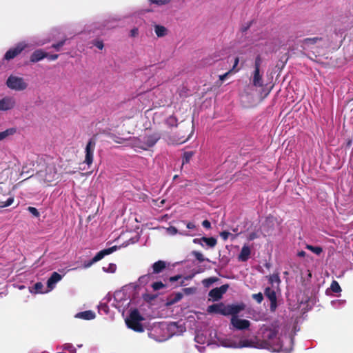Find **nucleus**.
I'll return each mask as SVG.
<instances>
[{"instance_id": "obj_1", "label": "nucleus", "mask_w": 353, "mask_h": 353, "mask_svg": "<svg viewBox=\"0 0 353 353\" xmlns=\"http://www.w3.org/2000/svg\"><path fill=\"white\" fill-rule=\"evenodd\" d=\"M219 345L229 348H265L272 352L288 353L292 350L293 339L278 325H272L262 330V340L256 338L247 339L242 337H218Z\"/></svg>"}, {"instance_id": "obj_2", "label": "nucleus", "mask_w": 353, "mask_h": 353, "mask_svg": "<svg viewBox=\"0 0 353 353\" xmlns=\"http://www.w3.org/2000/svg\"><path fill=\"white\" fill-rule=\"evenodd\" d=\"M167 327L168 323H166L154 324L148 332V336L157 342H163L169 339Z\"/></svg>"}, {"instance_id": "obj_3", "label": "nucleus", "mask_w": 353, "mask_h": 353, "mask_svg": "<svg viewBox=\"0 0 353 353\" xmlns=\"http://www.w3.org/2000/svg\"><path fill=\"white\" fill-rule=\"evenodd\" d=\"M46 41H38L32 43L28 42H21L19 43L15 47L10 48L9 50L6 52L4 55V59L9 61L10 59H14L19 54H20L23 50H31L35 46H42L45 44Z\"/></svg>"}, {"instance_id": "obj_4", "label": "nucleus", "mask_w": 353, "mask_h": 353, "mask_svg": "<svg viewBox=\"0 0 353 353\" xmlns=\"http://www.w3.org/2000/svg\"><path fill=\"white\" fill-rule=\"evenodd\" d=\"M130 303V295L126 290H122L114 292L113 303H112L116 308L123 312L128 307Z\"/></svg>"}, {"instance_id": "obj_5", "label": "nucleus", "mask_w": 353, "mask_h": 353, "mask_svg": "<svg viewBox=\"0 0 353 353\" xmlns=\"http://www.w3.org/2000/svg\"><path fill=\"white\" fill-rule=\"evenodd\" d=\"M7 87L14 91H23L27 89L28 83L21 77L17 75H10L6 80Z\"/></svg>"}, {"instance_id": "obj_6", "label": "nucleus", "mask_w": 353, "mask_h": 353, "mask_svg": "<svg viewBox=\"0 0 353 353\" xmlns=\"http://www.w3.org/2000/svg\"><path fill=\"white\" fill-rule=\"evenodd\" d=\"M142 320L143 318L139 311L134 310L131 311L129 318L126 320V324L129 328L138 332H143V327L141 323Z\"/></svg>"}, {"instance_id": "obj_7", "label": "nucleus", "mask_w": 353, "mask_h": 353, "mask_svg": "<svg viewBox=\"0 0 353 353\" xmlns=\"http://www.w3.org/2000/svg\"><path fill=\"white\" fill-rule=\"evenodd\" d=\"M38 177L44 183H49L55 181L57 176V169L54 165H49L45 171H40L37 174Z\"/></svg>"}, {"instance_id": "obj_8", "label": "nucleus", "mask_w": 353, "mask_h": 353, "mask_svg": "<svg viewBox=\"0 0 353 353\" xmlns=\"http://www.w3.org/2000/svg\"><path fill=\"white\" fill-rule=\"evenodd\" d=\"M118 249L117 246H112L111 248L104 249L100 252H99L92 259V261L84 263L83 268H90L93 263L101 260L105 256L112 254L113 252L116 251Z\"/></svg>"}, {"instance_id": "obj_9", "label": "nucleus", "mask_w": 353, "mask_h": 353, "mask_svg": "<svg viewBox=\"0 0 353 353\" xmlns=\"http://www.w3.org/2000/svg\"><path fill=\"white\" fill-rule=\"evenodd\" d=\"M16 106V99L11 96L0 99V112L11 110Z\"/></svg>"}, {"instance_id": "obj_10", "label": "nucleus", "mask_w": 353, "mask_h": 353, "mask_svg": "<svg viewBox=\"0 0 353 353\" xmlns=\"http://www.w3.org/2000/svg\"><path fill=\"white\" fill-rule=\"evenodd\" d=\"M168 332L169 339L174 335H179L185 331V327L182 323L179 322H172L168 323Z\"/></svg>"}, {"instance_id": "obj_11", "label": "nucleus", "mask_w": 353, "mask_h": 353, "mask_svg": "<svg viewBox=\"0 0 353 353\" xmlns=\"http://www.w3.org/2000/svg\"><path fill=\"white\" fill-rule=\"evenodd\" d=\"M263 73V72L261 71V69L253 70L250 77V81L253 86L256 88H262L264 86Z\"/></svg>"}, {"instance_id": "obj_12", "label": "nucleus", "mask_w": 353, "mask_h": 353, "mask_svg": "<svg viewBox=\"0 0 353 353\" xmlns=\"http://www.w3.org/2000/svg\"><path fill=\"white\" fill-rule=\"evenodd\" d=\"M245 305L243 303L226 305L227 316H238L237 314L244 310Z\"/></svg>"}, {"instance_id": "obj_13", "label": "nucleus", "mask_w": 353, "mask_h": 353, "mask_svg": "<svg viewBox=\"0 0 353 353\" xmlns=\"http://www.w3.org/2000/svg\"><path fill=\"white\" fill-rule=\"evenodd\" d=\"M229 286L228 285H223L219 288L212 289L209 292V296H210L213 301H219L223 296V295L227 292Z\"/></svg>"}, {"instance_id": "obj_14", "label": "nucleus", "mask_w": 353, "mask_h": 353, "mask_svg": "<svg viewBox=\"0 0 353 353\" xmlns=\"http://www.w3.org/2000/svg\"><path fill=\"white\" fill-rule=\"evenodd\" d=\"M231 325L236 330H245L250 327V323L245 319H241L239 316H232Z\"/></svg>"}, {"instance_id": "obj_15", "label": "nucleus", "mask_w": 353, "mask_h": 353, "mask_svg": "<svg viewBox=\"0 0 353 353\" xmlns=\"http://www.w3.org/2000/svg\"><path fill=\"white\" fill-rule=\"evenodd\" d=\"M207 312L210 314L215 313L227 316L226 305L223 303L212 304L208 307Z\"/></svg>"}, {"instance_id": "obj_16", "label": "nucleus", "mask_w": 353, "mask_h": 353, "mask_svg": "<svg viewBox=\"0 0 353 353\" xmlns=\"http://www.w3.org/2000/svg\"><path fill=\"white\" fill-rule=\"evenodd\" d=\"M95 148V142L92 140H90L85 147V163L88 165H90L93 161V154Z\"/></svg>"}, {"instance_id": "obj_17", "label": "nucleus", "mask_w": 353, "mask_h": 353, "mask_svg": "<svg viewBox=\"0 0 353 353\" xmlns=\"http://www.w3.org/2000/svg\"><path fill=\"white\" fill-rule=\"evenodd\" d=\"M62 279V275L57 272H54L47 281V292L52 291L55 288L57 283L61 281Z\"/></svg>"}, {"instance_id": "obj_18", "label": "nucleus", "mask_w": 353, "mask_h": 353, "mask_svg": "<svg viewBox=\"0 0 353 353\" xmlns=\"http://www.w3.org/2000/svg\"><path fill=\"white\" fill-rule=\"evenodd\" d=\"M144 139L145 140L143 141H144L143 145H133V148L134 149L135 151L139 152L141 150H145L148 148L153 146L157 141V138H153V137H150L144 138Z\"/></svg>"}, {"instance_id": "obj_19", "label": "nucleus", "mask_w": 353, "mask_h": 353, "mask_svg": "<svg viewBox=\"0 0 353 353\" xmlns=\"http://www.w3.org/2000/svg\"><path fill=\"white\" fill-rule=\"evenodd\" d=\"M265 295L271 302V310H274L276 307V295L274 290L271 288H266L265 290Z\"/></svg>"}, {"instance_id": "obj_20", "label": "nucleus", "mask_w": 353, "mask_h": 353, "mask_svg": "<svg viewBox=\"0 0 353 353\" xmlns=\"http://www.w3.org/2000/svg\"><path fill=\"white\" fill-rule=\"evenodd\" d=\"M251 249L247 244H245L241 250L240 254H239L238 259L240 261L245 262L247 261L250 256Z\"/></svg>"}, {"instance_id": "obj_21", "label": "nucleus", "mask_w": 353, "mask_h": 353, "mask_svg": "<svg viewBox=\"0 0 353 353\" xmlns=\"http://www.w3.org/2000/svg\"><path fill=\"white\" fill-rule=\"evenodd\" d=\"M153 27L155 34L158 37H163L166 36L168 33V30L163 26L154 24Z\"/></svg>"}, {"instance_id": "obj_22", "label": "nucleus", "mask_w": 353, "mask_h": 353, "mask_svg": "<svg viewBox=\"0 0 353 353\" xmlns=\"http://www.w3.org/2000/svg\"><path fill=\"white\" fill-rule=\"evenodd\" d=\"M48 56V53L44 52L41 50H37L34 51L31 57H30V61L32 62H37L45 58Z\"/></svg>"}, {"instance_id": "obj_23", "label": "nucleus", "mask_w": 353, "mask_h": 353, "mask_svg": "<svg viewBox=\"0 0 353 353\" xmlns=\"http://www.w3.org/2000/svg\"><path fill=\"white\" fill-rule=\"evenodd\" d=\"M75 317L85 320H92L95 318V313L91 310H87L77 313Z\"/></svg>"}, {"instance_id": "obj_24", "label": "nucleus", "mask_w": 353, "mask_h": 353, "mask_svg": "<svg viewBox=\"0 0 353 353\" xmlns=\"http://www.w3.org/2000/svg\"><path fill=\"white\" fill-rule=\"evenodd\" d=\"M31 293L34 294H46L49 292H47V287L45 288L44 285L41 282H37L34 284V288L30 290Z\"/></svg>"}, {"instance_id": "obj_25", "label": "nucleus", "mask_w": 353, "mask_h": 353, "mask_svg": "<svg viewBox=\"0 0 353 353\" xmlns=\"http://www.w3.org/2000/svg\"><path fill=\"white\" fill-rule=\"evenodd\" d=\"M203 244L205 248H213L216 245V239L214 237H203Z\"/></svg>"}, {"instance_id": "obj_26", "label": "nucleus", "mask_w": 353, "mask_h": 353, "mask_svg": "<svg viewBox=\"0 0 353 353\" xmlns=\"http://www.w3.org/2000/svg\"><path fill=\"white\" fill-rule=\"evenodd\" d=\"M165 268V263L164 261H159L155 262L152 265L153 272L154 273H159L161 272Z\"/></svg>"}, {"instance_id": "obj_27", "label": "nucleus", "mask_w": 353, "mask_h": 353, "mask_svg": "<svg viewBox=\"0 0 353 353\" xmlns=\"http://www.w3.org/2000/svg\"><path fill=\"white\" fill-rule=\"evenodd\" d=\"M321 39L317 37L314 38H307L303 41V45L304 48H310L311 46L315 44L318 41H320Z\"/></svg>"}, {"instance_id": "obj_28", "label": "nucleus", "mask_w": 353, "mask_h": 353, "mask_svg": "<svg viewBox=\"0 0 353 353\" xmlns=\"http://www.w3.org/2000/svg\"><path fill=\"white\" fill-rule=\"evenodd\" d=\"M16 132L15 128H9L0 132V141Z\"/></svg>"}, {"instance_id": "obj_29", "label": "nucleus", "mask_w": 353, "mask_h": 353, "mask_svg": "<svg viewBox=\"0 0 353 353\" xmlns=\"http://www.w3.org/2000/svg\"><path fill=\"white\" fill-rule=\"evenodd\" d=\"M305 248L316 255H320L323 252V249L319 246H312L311 245H306Z\"/></svg>"}, {"instance_id": "obj_30", "label": "nucleus", "mask_w": 353, "mask_h": 353, "mask_svg": "<svg viewBox=\"0 0 353 353\" xmlns=\"http://www.w3.org/2000/svg\"><path fill=\"white\" fill-rule=\"evenodd\" d=\"M220 236L224 240L226 241L229 237L231 238L232 240H234L236 239V235H234L229 232L227 231H223L220 233Z\"/></svg>"}, {"instance_id": "obj_31", "label": "nucleus", "mask_w": 353, "mask_h": 353, "mask_svg": "<svg viewBox=\"0 0 353 353\" xmlns=\"http://www.w3.org/2000/svg\"><path fill=\"white\" fill-rule=\"evenodd\" d=\"M269 281L272 285L277 284L279 285L280 283V278L278 274H273L270 276Z\"/></svg>"}, {"instance_id": "obj_32", "label": "nucleus", "mask_w": 353, "mask_h": 353, "mask_svg": "<svg viewBox=\"0 0 353 353\" xmlns=\"http://www.w3.org/2000/svg\"><path fill=\"white\" fill-rule=\"evenodd\" d=\"M151 278L152 276L150 274L143 275L139 277V282L141 285H145L150 281Z\"/></svg>"}, {"instance_id": "obj_33", "label": "nucleus", "mask_w": 353, "mask_h": 353, "mask_svg": "<svg viewBox=\"0 0 353 353\" xmlns=\"http://www.w3.org/2000/svg\"><path fill=\"white\" fill-rule=\"evenodd\" d=\"M330 289L332 290V292L336 293H339L341 291V288L339 284L336 281H332L330 286Z\"/></svg>"}, {"instance_id": "obj_34", "label": "nucleus", "mask_w": 353, "mask_h": 353, "mask_svg": "<svg viewBox=\"0 0 353 353\" xmlns=\"http://www.w3.org/2000/svg\"><path fill=\"white\" fill-rule=\"evenodd\" d=\"M167 234L174 236L178 233V230L175 227L170 226L164 228Z\"/></svg>"}, {"instance_id": "obj_35", "label": "nucleus", "mask_w": 353, "mask_h": 353, "mask_svg": "<svg viewBox=\"0 0 353 353\" xmlns=\"http://www.w3.org/2000/svg\"><path fill=\"white\" fill-rule=\"evenodd\" d=\"M103 270L104 272L114 273L117 270V266L115 264L110 263L108 265V268L103 267Z\"/></svg>"}, {"instance_id": "obj_36", "label": "nucleus", "mask_w": 353, "mask_h": 353, "mask_svg": "<svg viewBox=\"0 0 353 353\" xmlns=\"http://www.w3.org/2000/svg\"><path fill=\"white\" fill-rule=\"evenodd\" d=\"M192 254L196 260H198L199 262H203L206 260L203 254L199 252L194 251Z\"/></svg>"}, {"instance_id": "obj_37", "label": "nucleus", "mask_w": 353, "mask_h": 353, "mask_svg": "<svg viewBox=\"0 0 353 353\" xmlns=\"http://www.w3.org/2000/svg\"><path fill=\"white\" fill-rule=\"evenodd\" d=\"M63 350L68 352L69 353H75L76 352L75 347L72 344H69V343H66L63 345Z\"/></svg>"}, {"instance_id": "obj_38", "label": "nucleus", "mask_w": 353, "mask_h": 353, "mask_svg": "<svg viewBox=\"0 0 353 353\" xmlns=\"http://www.w3.org/2000/svg\"><path fill=\"white\" fill-rule=\"evenodd\" d=\"M331 304L334 307H340L345 304V301L339 299L334 300L331 302Z\"/></svg>"}, {"instance_id": "obj_39", "label": "nucleus", "mask_w": 353, "mask_h": 353, "mask_svg": "<svg viewBox=\"0 0 353 353\" xmlns=\"http://www.w3.org/2000/svg\"><path fill=\"white\" fill-rule=\"evenodd\" d=\"M193 153L192 152H186L183 157V164L188 163L192 158Z\"/></svg>"}, {"instance_id": "obj_40", "label": "nucleus", "mask_w": 353, "mask_h": 353, "mask_svg": "<svg viewBox=\"0 0 353 353\" xmlns=\"http://www.w3.org/2000/svg\"><path fill=\"white\" fill-rule=\"evenodd\" d=\"M216 281V279L214 277H210L206 279H204L203 281V284L205 287H209L210 285H212L213 283H214Z\"/></svg>"}, {"instance_id": "obj_41", "label": "nucleus", "mask_w": 353, "mask_h": 353, "mask_svg": "<svg viewBox=\"0 0 353 353\" xmlns=\"http://www.w3.org/2000/svg\"><path fill=\"white\" fill-rule=\"evenodd\" d=\"M261 63H262V59L260 55H258L255 59L254 70L260 69Z\"/></svg>"}, {"instance_id": "obj_42", "label": "nucleus", "mask_w": 353, "mask_h": 353, "mask_svg": "<svg viewBox=\"0 0 353 353\" xmlns=\"http://www.w3.org/2000/svg\"><path fill=\"white\" fill-rule=\"evenodd\" d=\"M165 286V285L161 282V281H159V282H154L152 285V288L154 289V290H161L162 289L163 287Z\"/></svg>"}, {"instance_id": "obj_43", "label": "nucleus", "mask_w": 353, "mask_h": 353, "mask_svg": "<svg viewBox=\"0 0 353 353\" xmlns=\"http://www.w3.org/2000/svg\"><path fill=\"white\" fill-rule=\"evenodd\" d=\"M252 298L259 303H261L263 299V296L261 293L254 294Z\"/></svg>"}, {"instance_id": "obj_44", "label": "nucleus", "mask_w": 353, "mask_h": 353, "mask_svg": "<svg viewBox=\"0 0 353 353\" xmlns=\"http://www.w3.org/2000/svg\"><path fill=\"white\" fill-rule=\"evenodd\" d=\"M259 237V234L258 232H250L248 236V241H253Z\"/></svg>"}, {"instance_id": "obj_45", "label": "nucleus", "mask_w": 353, "mask_h": 353, "mask_svg": "<svg viewBox=\"0 0 353 353\" xmlns=\"http://www.w3.org/2000/svg\"><path fill=\"white\" fill-rule=\"evenodd\" d=\"M151 3H154L157 5H163L168 2H170V0H148Z\"/></svg>"}, {"instance_id": "obj_46", "label": "nucleus", "mask_w": 353, "mask_h": 353, "mask_svg": "<svg viewBox=\"0 0 353 353\" xmlns=\"http://www.w3.org/2000/svg\"><path fill=\"white\" fill-rule=\"evenodd\" d=\"M139 34V29L137 28H134L130 30V35L132 37H136Z\"/></svg>"}, {"instance_id": "obj_47", "label": "nucleus", "mask_w": 353, "mask_h": 353, "mask_svg": "<svg viewBox=\"0 0 353 353\" xmlns=\"http://www.w3.org/2000/svg\"><path fill=\"white\" fill-rule=\"evenodd\" d=\"M28 211L35 216H38L39 215L38 210L35 208L29 207Z\"/></svg>"}, {"instance_id": "obj_48", "label": "nucleus", "mask_w": 353, "mask_h": 353, "mask_svg": "<svg viewBox=\"0 0 353 353\" xmlns=\"http://www.w3.org/2000/svg\"><path fill=\"white\" fill-rule=\"evenodd\" d=\"M203 237L200 239H194L193 240V243L196 244H199L201 245L202 247L205 248V245L203 244Z\"/></svg>"}, {"instance_id": "obj_49", "label": "nucleus", "mask_w": 353, "mask_h": 353, "mask_svg": "<svg viewBox=\"0 0 353 353\" xmlns=\"http://www.w3.org/2000/svg\"><path fill=\"white\" fill-rule=\"evenodd\" d=\"M195 341L197 343H205V340L203 339V336H201V335H200L199 334L196 335Z\"/></svg>"}, {"instance_id": "obj_50", "label": "nucleus", "mask_w": 353, "mask_h": 353, "mask_svg": "<svg viewBox=\"0 0 353 353\" xmlns=\"http://www.w3.org/2000/svg\"><path fill=\"white\" fill-rule=\"evenodd\" d=\"M144 141H141L139 139H134L132 141L131 145L133 148V145H143Z\"/></svg>"}, {"instance_id": "obj_51", "label": "nucleus", "mask_w": 353, "mask_h": 353, "mask_svg": "<svg viewBox=\"0 0 353 353\" xmlns=\"http://www.w3.org/2000/svg\"><path fill=\"white\" fill-rule=\"evenodd\" d=\"M14 201V199L12 198V197H10L7 199V201L5 202V203L3 205V207H7V206H10V205L12 204Z\"/></svg>"}, {"instance_id": "obj_52", "label": "nucleus", "mask_w": 353, "mask_h": 353, "mask_svg": "<svg viewBox=\"0 0 353 353\" xmlns=\"http://www.w3.org/2000/svg\"><path fill=\"white\" fill-rule=\"evenodd\" d=\"M65 43V41H60L57 44H54L52 47L55 48L57 50H59L60 48L62 47Z\"/></svg>"}, {"instance_id": "obj_53", "label": "nucleus", "mask_w": 353, "mask_h": 353, "mask_svg": "<svg viewBox=\"0 0 353 353\" xmlns=\"http://www.w3.org/2000/svg\"><path fill=\"white\" fill-rule=\"evenodd\" d=\"M202 225L207 228V229H209L211 227V224H210V222L208 220H204L203 222H202Z\"/></svg>"}, {"instance_id": "obj_54", "label": "nucleus", "mask_w": 353, "mask_h": 353, "mask_svg": "<svg viewBox=\"0 0 353 353\" xmlns=\"http://www.w3.org/2000/svg\"><path fill=\"white\" fill-rule=\"evenodd\" d=\"M58 54H48L46 57L50 61H54L58 58Z\"/></svg>"}, {"instance_id": "obj_55", "label": "nucleus", "mask_w": 353, "mask_h": 353, "mask_svg": "<svg viewBox=\"0 0 353 353\" xmlns=\"http://www.w3.org/2000/svg\"><path fill=\"white\" fill-rule=\"evenodd\" d=\"M231 72H232V70H230L228 72H226V73H225L223 74L220 75L219 76V79L221 81H224Z\"/></svg>"}, {"instance_id": "obj_56", "label": "nucleus", "mask_w": 353, "mask_h": 353, "mask_svg": "<svg viewBox=\"0 0 353 353\" xmlns=\"http://www.w3.org/2000/svg\"><path fill=\"white\" fill-rule=\"evenodd\" d=\"M95 46L97 48H98L100 50H102L103 48V42L102 41H97L95 42L94 43Z\"/></svg>"}, {"instance_id": "obj_57", "label": "nucleus", "mask_w": 353, "mask_h": 353, "mask_svg": "<svg viewBox=\"0 0 353 353\" xmlns=\"http://www.w3.org/2000/svg\"><path fill=\"white\" fill-rule=\"evenodd\" d=\"M186 227L188 228V229H194L195 228V225L194 223H192V222H188L186 224Z\"/></svg>"}, {"instance_id": "obj_58", "label": "nucleus", "mask_w": 353, "mask_h": 353, "mask_svg": "<svg viewBox=\"0 0 353 353\" xmlns=\"http://www.w3.org/2000/svg\"><path fill=\"white\" fill-rule=\"evenodd\" d=\"M239 57H236L234 59V65L232 67V69L231 70L232 71L237 66V65L239 64Z\"/></svg>"}, {"instance_id": "obj_59", "label": "nucleus", "mask_w": 353, "mask_h": 353, "mask_svg": "<svg viewBox=\"0 0 353 353\" xmlns=\"http://www.w3.org/2000/svg\"><path fill=\"white\" fill-rule=\"evenodd\" d=\"M181 276H172V277H170V281L171 282H174V281H177L178 279H181Z\"/></svg>"}, {"instance_id": "obj_60", "label": "nucleus", "mask_w": 353, "mask_h": 353, "mask_svg": "<svg viewBox=\"0 0 353 353\" xmlns=\"http://www.w3.org/2000/svg\"><path fill=\"white\" fill-rule=\"evenodd\" d=\"M182 294L178 293L175 296L174 301H179L182 298Z\"/></svg>"}, {"instance_id": "obj_61", "label": "nucleus", "mask_w": 353, "mask_h": 353, "mask_svg": "<svg viewBox=\"0 0 353 353\" xmlns=\"http://www.w3.org/2000/svg\"><path fill=\"white\" fill-rule=\"evenodd\" d=\"M299 257H304L306 255V253L304 251H300L297 254Z\"/></svg>"}, {"instance_id": "obj_62", "label": "nucleus", "mask_w": 353, "mask_h": 353, "mask_svg": "<svg viewBox=\"0 0 353 353\" xmlns=\"http://www.w3.org/2000/svg\"><path fill=\"white\" fill-rule=\"evenodd\" d=\"M130 242H128V243H125V244L124 245V246H127V245H129V244H130V243H134L135 242H137V239H132H132H130Z\"/></svg>"}, {"instance_id": "obj_63", "label": "nucleus", "mask_w": 353, "mask_h": 353, "mask_svg": "<svg viewBox=\"0 0 353 353\" xmlns=\"http://www.w3.org/2000/svg\"><path fill=\"white\" fill-rule=\"evenodd\" d=\"M197 349L199 352H202L204 350V347H197Z\"/></svg>"}, {"instance_id": "obj_64", "label": "nucleus", "mask_w": 353, "mask_h": 353, "mask_svg": "<svg viewBox=\"0 0 353 353\" xmlns=\"http://www.w3.org/2000/svg\"><path fill=\"white\" fill-rule=\"evenodd\" d=\"M105 27H107V28H113V27H114V26H113V25H108V24L105 25Z\"/></svg>"}]
</instances>
